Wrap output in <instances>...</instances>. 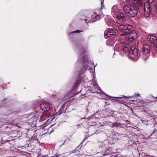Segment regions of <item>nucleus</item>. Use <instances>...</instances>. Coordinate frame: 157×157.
I'll use <instances>...</instances> for the list:
<instances>
[{"label":"nucleus","mask_w":157,"mask_h":157,"mask_svg":"<svg viewBox=\"0 0 157 157\" xmlns=\"http://www.w3.org/2000/svg\"><path fill=\"white\" fill-rule=\"evenodd\" d=\"M103 2H104V0H102V1H101V8H102V7H103ZM102 9V8H101V10Z\"/></svg>","instance_id":"a211bd4d"},{"label":"nucleus","mask_w":157,"mask_h":157,"mask_svg":"<svg viewBox=\"0 0 157 157\" xmlns=\"http://www.w3.org/2000/svg\"><path fill=\"white\" fill-rule=\"evenodd\" d=\"M121 125V124L120 123L115 122L113 124H112V126H111V127L113 128L114 126L116 127H118Z\"/></svg>","instance_id":"4468645a"},{"label":"nucleus","mask_w":157,"mask_h":157,"mask_svg":"<svg viewBox=\"0 0 157 157\" xmlns=\"http://www.w3.org/2000/svg\"><path fill=\"white\" fill-rule=\"evenodd\" d=\"M52 105L48 102H44L41 103L39 105H36L35 107V111L36 113L40 112V109L44 111L49 110L52 107Z\"/></svg>","instance_id":"f257e3e1"},{"label":"nucleus","mask_w":157,"mask_h":157,"mask_svg":"<svg viewBox=\"0 0 157 157\" xmlns=\"http://www.w3.org/2000/svg\"><path fill=\"white\" fill-rule=\"evenodd\" d=\"M123 49L124 50L126 51V48H127L129 52L132 55V57L133 58L136 57L138 56V50L134 47H130L128 44H126L123 46Z\"/></svg>","instance_id":"7ed1b4c3"},{"label":"nucleus","mask_w":157,"mask_h":157,"mask_svg":"<svg viewBox=\"0 0 157 157\" xmlns=\"http://www.w3.org/2000/svg\"><path fill=\"white\" fill-rule=\"evenodd\" d=\"M154 13H155H155H156V12H155V11H154Z\"/></svg>","instance_id":"5701e85b"},{"label":"nucleus","mask_w":157,"mask_h":157,"mask_svg":"<svg viewBox=\"0 0 157 157\" xmlns=\"http://www.w3.org/2000/svg\"><path fill=\"white\" fill-rule=\"evenodd\" d=\"M60 155L58 153H56L55 155L53 156L52 157H58Z\"/></svg>","instance_id":"dca6fc26"},{"label":"nucleus","mask_w":157,"mask_h":157,"mask_svg":"<svg viewBox=\"0 0 157 157\" xmlns=\"http://www.w3.org/2000/svg\"><path fill=\"white\" fill-rule=\"evenodd\" d=\"M148 0L149 3H145L144 6V16L146 18L148 17L150 15L151 8L149 3H151L153 1V0Z\"/></svg>","instance_id":"20e7f679"},{"label":"nucleus","mask_w":157,"mask_h":157,"mask_svg":"<svg viewBox=\"0 0 157 157\" xmlns=\"http://www.w3.org/2000/svg\"><path fill=\"white\" fill-rule=\"evenodd\" d=\"M150 47L147 44H144L142 47L141 56L144 60H146L149 57L150 53Z\"/></svg>","instance_id":"f03ea898"},{"label":"nucleus","mask_w":157,"mask_h":157,"mask_svg":"<svg viewBox=\"0 0 157 157\" xmlns=\"http://www.w3.org/2000/svg\"><path fill=\"white\" fill-rule=\"evenodd\" d=\"M135 96H138L139 95V93H136V94H135Z\"/></svg>","instance_id":"aec40b11"},{"label":"nucleus","mask_w":157,"mask_h":157,"mask_svg":"<svg viewBox=\"0 0 157 157\" xmlns=\"http://www.w3.org/2000/svg\"><path fill=\"white\" fill-rule=\"evenodd\" d=\"M69 140V139H67V140Z\"/></svg>","instance_id":"412c9836"},{"label":"nucleus","mask_w":157,"mask_h":157,"mask_svg":"<svg viewBox=\"0 0 157 157\" xmlns=\"http://www.w3.org/2000/svg\"><path fill=\"white\" fill-rule=\"evenodd\" d=\"M110 126H111H111H112V124H111L110 125Z\"/></svg>","instance_id":"4be33fe9"},{"label":"nucleus","mask_w":157,"mask_h":157,"mask_svg":"<svg viewBox=\"0 0 157 157\" xmlns=\"http://www.w3.org/2000/svg\"><path fill=\"white\" fill-rule=\"evenodd\" d=\"M54 131V130H52V132H53V131Z\"/></svg>","instance_id":"b1692460"},{"label":"nucleus","mask_w":157,"mask_h":157,"mask_svg":"<svg viewBox=\"0 0 157 157\" xmlns=\"http://www.w3.org/2000/svg\"><path fill=\"white\" fill-rule=\"evenodd\" d=\"M123 36V38H122V39H121L120 40V42L121 44H124V43H125L126 41L125 40V39L124 38V36Z\"/></svg>","instance_id":"2eb2a0df"},{"label":"nucleus","mask_w":157,"mask_h":157,"mask_svg":"<svg viewBox=\"0 0 157 157\" xmlns=\"http://www.w3.org/2000/svg\"><path fill=\"white\" fill-rule=\"evenodd\" d=\"M132 6L129 4L126 5L124 6L123 7V11L127 16L128 13L130 11V10H132Z\"/></svg>","instance_id":"9b49d317"},{"label":"nucleus","mask_w":157,"mask_h":157,"mask_svg":"<svg viewBox=\"0 0 157 157\" xmlns=\"http://www.w3.org/2000/svg\"><path fill=\"white\" fill-rule=\"evenodd\" d=\"M101 18V15H97L95 16V17L93 19L94 21H96L100 19Z\"/></svg>","instance_id":"ddd939ff"},{"label":"nucleus","mask_w":157,"mask_h":157,"mask_svg":"<svg viewBox=\"0 0 157 157\" xmlns=\"http://www.w3.org/2000/svg\"><path fill=\"white\" fill-rule=\"evenodd\" d=\"M148 38L149 41L152 45L154 46V49L157 51L156 52L157 53V38L155 36L151 35L149 36Z\"/></svg>","instance_id":"0eeeda50"},{"label":"nucleus","mask_w":157,"mask_h":157,"mask_svg":"<svg viewBox=\"0 0 157 157\" xmlns=\"http://www.w3.org/2000/svg\"><path fill=\"white\" fill-rule=\"evenodd\" d=\"M117 31L116 30L113 29H107L104 32V36L106 39L112 36L115 35L117 33Z\"/></svg>","instance_id":"423d86ee"},{"label":"nucleus","mask_w":157,"mask_h":157,"mask_svg":"<svg viewBox=\"0 0 157 157\" xmlns=\"http://www.w3.org/2000/svg\"><path fill=\"white\" fill-rule=\"evenodd\" d=\"M117 17L121 22L124 21L126 20V16L124 14L121 13L118 14L117 15Z\"/></svg>","instance_id":"f8f14e48"},{"label":"nucleus","mask_w":157,"mask_h":157,"mask_svg":"<svg viewBox=\"0 0 157 157\" xmlns=\"http://www.w3.org/2000/svg\"><path fill=\"white\" fill-rule=\"evenodd\" d=\"M118 29L120 31H124L123 33H128L129 31L132 30V27L130 25H126L124 24H121L119 25Z\"/></svg>","instance_id":"39448f33"},{"label":"nucleus","mask_w":157,"mask_h":157,"mask_svg":"<svg viewBox=\"0 0 157 157\" xmlns=\"http://www.w3.org/2000/svg\"><path fill=\"white\" fill-rule=\"evenodd\" d=\"M138 10L135 7H132V10L128 13V16L130 17H133L136 16L138 13Z\"/></svg>","instance_id":"9d476101"},{"label":"nucleus","mask_w":157,"mask_h":157,"mask_svg":"<svg viewBox=\"0 0 157 157\" xmlns=\"http://www.w3.org/2000/svg\"><path fill=\"white\" fill-rule=\"evenodd\" d=\"M80 31H82L81 30H77L75 31V32L76 33H79Z\"/></svg>","instance_id":"6ab92c4d"},{"label":"nucleus","mask_w":157,"mask_h":157,"mask_svg":"<svg viewBox=\"0 0 157 157\" xmlns=\"http://www.w3.org/2000/svg\"><path fill=\"white\" fill-rule=\"evenodd\" d=\"M132 30L129 31L128 33H122L121 34V35L122 36H124V38L127 41H132L133 40L134 38L133 36L132 35L131 31Z\"/></svg>","instance_id":"6e6552de"},{"label":"nucleus","mask_w":157,"mask_h":157,"mask_svg":"<svg viewBox=\"0 0 157 157\" xmlns=\"http://www.w3.org/2000/svg\"><path fill=\"white\" fill-rule=\"evenodd\" d=\"M133 7L139 9L142 8L143 6V2L142 0H134L132 2Z\"/></svg>","instance_id":"1a4fd4ad"},{"label":"nucleus","mask_w":157,"mask_h":157,"mask_svg":"<svg viewBox=\"0 0 157 157\" xmlns=\"http://www.w3.org/2000/svg\"><path fill=\"white\" fill-rule=\"evenodd\" d=\"M85 155L84 154H83L80 155H79L78 157H85Z\"/></svg>","instance_id":"f3484780"}]
</instances>
